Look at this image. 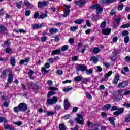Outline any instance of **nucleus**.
Wrapping results in <instances>:
<instances>
[{"instance_id": "nucleus-38", "label": "nucleus", "mask_w": 130, "mask_h": 130, "mask_svg": "<svg viewBox=\"0 0 130 130\" xmlns=\"http://www.w3.org/2000/svg\"><path fill=\"white\" fill-rule=\"evenodd\" d=\"M22 4H23V1H20L16 4L17 9H21Z\"/></svg>"}, {"instance_id": "nucleus-48", "label": "nucleus", "mask_w": 130, "mask_h": 130, "mask_svg": "<svg viewBox=\"0 0 130 130\" xmlns=\"http://www.w3.org/2000/svg\"><path fill=\"white\" fill-rule=\"evenodd\" d=\"M100 27L102 29H103V28H105V27H106V22L103 21V22H102L101 24Z\"/></svg>"}, {"instance_id": "nucleus-51", "label": "nucleus", "mask_w": 130, "mask_h": 130, "mask_svg": "<svg viewBox=\"0 0 130 130\" xmlns=\"http://www.w3.org/2000/svg\"><path fill=\"white\" fill-rule=\"evenodd\" d=\"M54 112L51 111H47V116H51L54 114Z\"/></svg>"}, {"instance_id": "nucleus-17", "label": "nucleus", "mask_w": 130, "mask_h": 130, "mask_svg": "<svg viewBox=\"0 0 130 130\" xmlns=\"http://www.w3.org/2000/svg\"><path fill=\"white\" fill-rule=\"evenodd\" d=\"M118 81H119V74H116L115 78L113 80V84L114 85H117Z\"/></svg>"}, {"instance_id": "nucleus-49", "label": "nucleus", "mask_w": 130, "mask_h": 130, "mask_svg": "<svg viewBox=\"0 0 130 130\" xmlns=\"http://www.w3.org/2000/svg\"><path fill=\"white\" fill-rule=\"evenodd\" d=\"M123 92V90H119L117 91V93H116V95L117 96H118L119 97H120V96H121V94H122V93Z\"/></svg>"}, {"instance_id": "nucleus-42", "label": "nucleus", "mask_w": 130, "mask_h": 130, "mask_svg": "<svg viewBox=\"0 0 130 130\" xmlns=\"http://www.w3.org/2000/svg\"><path fill=\"white\" fill-rule=\"evenodd\" d=\"M78 25L75 26H72L71 27L70 30L72 32H75L76 30H78Z\"/></svg>"}, {"instance_id": "nucleus-30", "label": "nucleus", "mask_w": 130, "mask_h": 130, "mask_svg": "<svg viewBox=\"0 0 130 130\" xmlns=\"http://www.w3.org/2000/svg\"><path fill=\"white\" fill-rule=\"evenodd\" d=\"M4 128H5V129L7 130H15V129H14V127H12V126L10 125H5Z\"/></svg>"}, {"instance_id": "nucleus-62", "label": "nucleus", "mask_w": 130, "mask_h": 130, "mask_svg": "<svg viewBox=\"0 0 130 130\" xmlns=\"http://www.w3.org/2000/svg\"><path fill=\"white\" fill-rule=\"evenodd\" d=\"M46 39H47V38L45 36H44L41 38V41L42 42H45V41H46Z\"/></svg>"}, {"instance_id": "nucleus-60", "label": "nucleus", "mask_w": 130, "mask_h": 130, "mask_svg": "<svg viewBox=\"0 0 130 130\" xmlns=\"http://www.w3.org/2000/svg\"><path fill=\"white\" fill-rule=\"evenodd\" d=\"M24 5H25V6H26V7H30V6H31V3H30L29 2L25 1Z\"/></svg>"}, {"instance_id": "nucleus-22", "label": "nucleus", "mask_w": 130, "mask_h": 130, "mask_svg": "<svg viewBox=\"0 0 130 130\" xmlns=\"http://www.w3.org/2000/svg\"><path fill=\"white\" fill-rule=\"evenodd\" d=\"M49 31L51 34H54V33H57L58 32V30L55 28H50L49 29Z\"/></svg>"}, {"instance_id": "nucleus-15", "label": "nucleus", "mask_w": 130, "mask_h": 130, "mask_svg": "<svg viewBox=\"0 0 130 130\" xmlns=\"http://www.w3.org/2000/svg\"><path fill=\"white\" fill-rule=\"evenodd\" d=\"M102 32L104 35H109L111 33V29L110 28H105L102 29Z\"/></svg>"}, {"instance_id": "nucleus-11", "label": "nucleus", "mask_w": 130, "mask_h": 130, "mask_svg": "<svg viewBox=\"0 0 130 130\" xmlns=\"http://www.w3.org/2000/svg\"><path fill=\"white\" fill-rule=\"evenodd\" d=\"M42 27H43V23H38L32 25L33 30H36V29H41Z\"/></svg>"}, {"instance_id": "nucleus-6", "label": "nucleus", "mask_w": 130, "mask_h": 130, "mask_svg": "<svg viewBox=\"0 0 130 130\" xmlns=\"http://www.w3.org/2000/svg\"><path fill=\"white\" fill-rule=\"evenodd\" d=\"M124 112V108H119L117 111L114 112L113 114L114 115H116V116H119V115H120V114H122Z\"/></svg>"}, {"instance_id": "nucleus-14", "label": "nucleus", "mask_w": 130, "mask_h": 130, "mask_svg": "<svg viewBox=\"0 0 130 130\" xmlns=\"http://www.w3.org/2000/svg\"><path fill=\"white\" fill-rule=\"evenodd\" d=\"M64 106L65 110H68V109L71 107V104H70L69 101H68V99H67L64 101Z\"/></svg>"}, {"instance_id": "nucleus-25", "label": "nucleus", "mask_w": 130, "mask_h": 130, "mask_svg": "<svg viewBox=\"0 0 130 130\" xmlns=\"http://www.w3.org/2000/svg\"><path fill=\"white\" fill-rule=\"evenodd\" d=\"M2 45L3 47H9L11 45V42L8 41H5L4 44Z\"/></svg>"}, {"instance_id": "nucleus-27", "label": "nucleus", "mask_w": 130, "mask_h": 130, "mask_svg": "<svg viewBox=\"0 0 130 130\" xmlns=\"http://www.w3.org/2000/svg\"><path fill=\"white\" fill-rule=\"evenodd\" d=\"M109 120L111 124H112V125H113V126H114L115 125V124L114 123V120H115V118L114 117H110L109 118Z\"/></svg>"}, {"instance_id": "nucleus-50", "label": "nucleus", "mask_w": 130, "mask_h": 130, "mask_svg": "<svg viewBox=\"0 0 130 130\" xmlns=\"http://www.w3.org/2000/svg\"><path fill=\"white\" fill-rule=\"evenodd\" d=\"M41 70H42V73H44V74H46L47 73H49V71L45 69V67H42Z\"/></svg>"}, {"instance_id": "nucleus-54", "label": "nucleus", "mask_w": 130, "mask_h": 130, "mask_svg": "<svg viewBox=\"0 0 130 130\" xmlns=\"http://www.w3.org/2000/svg\"><path fill=\"white\" fill-rule=\"evenodd\" d=\"M118 53V51L116 50H114V51L112 53V55L114 56H116L117 57V54Z\"/></svg>"}, {"instance_id": "nucleus-61", "label": "nucleus", "mask_w": 130, "mask_h": 130, "mask_svg": "<svg viewBox=\"0 0 130 130\" xmlns=\"http://www.w3.org/2000/svg\"><path fill=\"white\" fill-rule=\"evenodd\" d=\"M116 56H114V55H112L110 56V59H111V60L112 61H114V60H115V59H116Z\"/></svg>"}, {"instance_id": "nucleus-31", "label": "nucleus", "mask_w": 130, "mask_h": 130, "mask_svg": "<svg viewBox=\"0 0 130 130\" xmlns=\"http://www.w3.org/2000/svg\"><path fill=\"white\" fill-rule=\"evenodd\" d=\"M128 34H129V32L127 30H123L121 33V35L123 36L124 37H126V36H128Z\"/></svg>"}, {"instance_id": "nucleus-36", "label": "nucleus", "mask_w": 130, "mask_h": 130, "mask_svg": "<svg viewBox=\"0 0 130 130\" xmlns=\"http://www.w3.org/2000/svg\"><path fill=\"white\" fill-rule=\"evenodd\" d=\"M111 75H112V71H109L107 74L104 75L105 79H108V78H109V76H111Z\"/></svg>"}, {"instance_id": "nucleus-52", "label": "nucleus", "mask_w": 130, "mask_h": 130, "mask_svg": "<svg viewBox=\"0 0 130 130\" xmlns=\"http://www.w3.org/2000/svg\"><path fill=\"white\" fill-rule=\"evenodd\" d=\"M100 4H109V1L108 0H100Z\"/></svg>"}, {"instance_id": "nucleus-13", "label": "nucleus", "mask_w": 130, "mask_h": 130, "mask_svg": "<svg viewBox=\"0 0 130 130\" xmlns=\"http://www.w3.org/2000/svg\"><path fill=\"white\" fill-rule=\"evenodd\" d=\"M75 4H76V5H77V6H79V7H83V6L86 4V1L84 0H78L77 1H75Z\"/></svg>"}, {"instance_id": "nucleus-63", "label": "nucleus", "mask_w": 130, "mask_h": 130, "mask_svg": "<svg viewBox=\"0 0 130 130\" xmlns=\"http://www.w3.org/2000/svg\"><path fill=\"white\" fill-rule=\"evenodd\" d=\"M56 73L57 74V75H59V76H61V75H62V70H57L56 72Z\"/></svg>"}, {"instance_id": "nucleus-12", "label": "nucleus", "mask_w": 130, "mask_h": 130, "mask_svg": "<svg viewBox=\"0 0 130 130\" xmlns=\"http://www.w3.org/2000/svg\"><path fill=\"white\" fill-rule=\"evenodd\" d=\"M13 79H14V75H13V74L10 73L7 78V82L9 84H12L13 83Z\"/></svg>"}, {"instance_id": "nucleus-45", "label": "nucleus", "mask_w": 130, "mask_h": 130, "mask_svg": "<svg viewBox=\"0 0 130 130\" xmlns=\"http://www.w3.org/2000/svg\"><path fill=\"white\" fill-rule=\"evenodd\" d=\"M7 122V119L4 117H0V123L4 122V123Z\"/></svg>"}, {"instance_id": "nucleus-16", "label": "nucleus", "mask_w": 130, "mask_h": 130, "mask_svg": "<svg viewBox=\"0 0 130 130\" xmlns=\"http://www.w3.org/2000/svg\"><path fill=\"white\" fill-rule=\"evenodd\" d=\"M9 61L12 67H15L16 66V58L15 56H11L9 59Z\"/></svg>"}, {"instance_id": "nucleus-43", "label": "nucleus", "mask_w": 130, "mask_h": 130, "mask_svg": "<svg viewBox=\"0 0 130 130\" xmlns=\"http://www.w3.org/2000/svg\"><path fill=\"white\" fill-rule=\"evenodd\" d=\"M100 52V49H99V48H94L93 49V53H99V52Z\"/></svg>"}, {"instance_id": "nucleus-35", "label": "nucleus", "mask_w": 130, "mask_h": 130, "mask_svg": "<svg viewBox=\"0 0 130 130\" xmlns=\"http://www.w3.org/2000/svg\"><path fill=\"white\" fill-rule=\"evenodd\" d=\"M124 42L125 44H127L129 42V36L124 37Z\"/></svg>"}, {"instance_id": "nucleus-18", "label": "nucleus", "mask_w": 130, "mask_h": 130, "mask_svg": "<svg viewBox=\"0 0 130 130\" xmlns=\"http://www.w3.org/2000/svg\"><path fill=\"white\" fill-rule=\"evenodd\" d=\"M124 121L125 122H130V111H129V114L124 117Z\"/></svg>"}, {"instance_id": "nucleus-3", "label": "nucleus", "mask_w": 130, "mask_h": 130, "mask_svg": "<svg viewBox=\"0 0 130 130\" xmlns=\"http://www.w3.org/2000/svg\"><path fill=\"white\" fill-rule=\"evenodd\" d=\"M49 90H51L50 91H49L47 94V98H49L51 97V96H53V95H55V92L53 91H57L58 90V88L54 87H49Z\"/></svg>"}, {"instance_id": "nucleus-41", "label": "nucleus", "mask_w": 130, "mask_h": 130, "mask_svg": "<svg viewBox=\"0 0 130 130\" xmlns=\"http://www.w3.org/2000/svg\"><path fill=\"white\" fill-rule=\"evenodd\" d=\"M60 130H66V126L63 123H61L59 126Z\"/></svg>"}, {"instance_id": "nucleus-57", "label": "nucleus", "mask_w": 130, "mask_h": 130, "mask_svg": "<svg viewBox=\"0 0 130 130\" xmlns=\"http://www.w3.org/2000/svg\"><path fill=\"white\" fill-rule=\"evenodd\" d=\"M86 96L88 99H92V95L89 92L86 93Z\"/></svg>"}, {"instance_id": "nucleus-20", "label": "nucleus", "mask_w": 130, "mask_h": 130, "mask_svg": "<svg viewBox=\"0 0 130 130\" xmlns=\"http://www.w3.org/2000/svg\"><path fill=\"white\" fill-rule=\"evenodd\" d=\"M29 85L31 89H38L39 88V86L36 83L30 82Z\"/></svg>"}, {"instance_id": "nucleus-7", "label": "nucleus", "mask_w": 130, "mask_h": 130, "mask_svg": "<svg viewBox=\"0 0 130 130\" xmlns=\"http://www.w3.org/2000/svg\"><path fill=\"white\" fill-rule=\"evenodd\" d=\"M121 18L116 19L115 21L113 22V27L114 29H116L117 27L119 25V22H120Z\"/></svg>"}, {"instance_id": "nucleus-64", "label": "nucleus", "mask_w": 130, "mask_h": 130, "mask_svg": "<svg viewBox=\"0 0 130 130\" xmlns=\"http://www.w3.org/2000/svg\"><path fill=\"white\" fill-rule=\"evenodd\" d=\"M122 9H123V5H119L118 6V11H122Z\"/></svg>"}, {"instance_id": "nucleus-28", "label": "nucleus", "mask_w": 130, "mask_h": 130, "mask_svg": "<svg viewBox=\"0 0 130 130\" xmlns=\"http://www.w3.org/2000/svg\"><path fill=\"white\" fill-rule=\"evenodd\" d=\"M83 22H84L83 19H77L74 21L75 24H78V25H81Z\"/></svg>"}, {"instance_id": "nucleus-19", "label": "nucleus", "mask_w": 130, "mask_h": 130, "mask_svg": "<svg viewBox=\"0 0 130 130\" xmlns=\"http://www.w3.org/2000/svg\"><path fill=\"white\" fill-rule=\"evenodd\" d=\"M60 53H61V51L60 50V49H57L53 51L51 54L52 55H57V54H60Z\"/></svg>"}, {"instance_id": "nucleus-33", "label": "nucleus", "mask_w": 130, "mask_h": 130, "mask_svg": "<svg viewBox=\"0 0 130 130\" xmlns=\"http://www.w3.org/2000/svg\"><path fill=\"white\" fill-rule=\"evenodd\" d=\"M73 90V87H71L70 88L68 87H65L62 89V91L63 92H70V91H72Z\"/></svg>"}, {"instance_id": "nucleus-58", "label": "nucleus", "mask_w": 130, "mask_h": 130, "mask_svg": "<svg viewBox=\"0 0 130 130\" xmlns=\"http://www.w3.org/2000/svg\"><path fill=\"white\" fill-rule=\"evenodd\" d=\"M25 15L28 17L30 16V14H31V11L30 10H27L25 12Z\"/></svg>"}, {"instance_id": "nucleus-46", "label": "nucleus", "mask_w": 130, "mask_h": 130, "mask_svg": "<svg viewBox=\"0 0 130 130\" xmlns=\"http://www.w3.org/2000/svg\"><path fill=\"white\" fill-rule=\"evenodd\" d=\"M64 7H65V11L70 12V9H71V6L64 4Z\"/></svg>"}, {"instance_id": "nucleus-53", "label": "nucleus", "mask_w": 130, "mask_h": 130, "mask_svg": "<svg viewBox=\"0 0 130 130\" xmlns=\"http://www.w3.org/2000/svg\"><path fill=\"white\" fill-rule=\"evenodd\" d=\"M123 106H124V107H126V108H129L130 103H125L123 104Z\"/></svg>"}, {"instance_id": "nucleus-21", "label": "nucleus", "mask_w": 130, "mask_h": 130, "mask_svg": "<svg viewBox=\"0 0 130 130\" xmlns=\"http://www.w3.org/2000/svg\"><path fill=\"white\" fill-rule=\"evenodd\" d=\"M103 12V8L100 6V5L96 8V13L97 15H100V14H102Z\"/></svg>"}, {"instance_id": "nucleus-9", "label": "nucleus", "mask_w": 130, "mask_h": 130, "mask_svg": "<svg viewBox=\"0 0 130 130\" xmlns=\"http://www.w3.org/2000/svg\"><path fill=\"white\" fill-rule=\"evenodd\" d=\"M48 4V1H44L43 2H39L38 4V6L39 8H42L43 7H46V5Z\"/></svg>"}, {"instance_id": "nucleus-10", "label": "nucleus", "mask_w": 130, "mask_h": 130, "mask_svg": "<svg viewBox=\"0 0 130 130\" xmlns=\"http://www.w3.org/2000/svg\"><path fill=\"white\" fill-rule=\"evenodd\" d=\"M77 70L80 72H85V71H87V67L84 64H80Z\"/></svg>"}, {"instance_id": "nucleus-44", "label": "nucleus", "mask_w": 130, "mask_h": 130, "mask_svg": "<svg viewBox=\"0 0 130 130\" xmlns=\"http://www.w3.org/2000/svg\"><path fill=\"white\" fill-rule=\"evenodd\" d=\"M74 80L75 82H80V81H82V77L80 76H76L74 78Z\"/></svg>"}, {"instance_id": "nucleus-8", "label": "nucleus", "mask_w": 130, "mask_h": 130, "mask_svg": "<svg viewBox=\"0 0 130 130\" xmlns=\"http://www.w3.org/2000/svg\"><path fill=\"white\" fill-rule=\"evenodd\" d=\"M8 73H9V70L6 69L3 70L0 75V77L5 80V79H6L8 76Z\"/></svg>"}, {"instance_id": "nucleus-34", "label": "nucleus", "mask_w": 130, "mask_h": 130, "mask_svg": "<svg viewBox=\"0 0 130 130\" xmlns=\"http://www.w3.org/2000/svg\"><path fill=\"white\" fill-rule=\"evenodd\" d=\"M111 107V105L110 104H107L104 106V110H109Z\"/></svg>"}, {"instance_id": "nucleus-59", "label": "nucleus", "mask_w": 130, "mask_h": 130, "mask_svg": "<svg viewBox=\"0 0 130 130\" xmlns=\"http://www.w3.org/2000/svg\"><path fill=\"white\" fill-rule=\"evenodd\" d=\"M47 84H48V86L51 87V86H52V85H53V82L51 80H48L47 81Z\"/></svg>"}, {"instance_id": "nucleus-1", "label": "nucleus", "mask_w": 130, "mask_h": 130, "mask_svg": "<svg viewBox=\"0 0 130 130\" xmlns=\"http://www.w3.org/2000/svg\"><path fill=\"white\" fill-rule=\"evenodd\" d=\"M27 109H28V106L25 103H20L18 106L14 107L13 110L16 113L18 112H26Z\"/></svg>"}, {"instance_id": "nucleus-23", "label": "nucleus", "mask_w": 130, "mask_h": 130, "mask_svg": "<svg viewBox=\"0 0 130 130\" xmlns=\"http://www.w3.org/2000/svg\"><path fill=\"white\" fill-rule=\"evenodd\" d=\"M30 61V58L28 57L27 58H25L24 60V59H21L20 61L19 64L20 65H23L25 62H29Z\"/></svg>"}, {"instance_id": "nucleus-32", "label": "nucleus", "mask_w": 130, "mask_h": 130, "mask_svg": "<svg viewBox=\"0 0 130 130\" xmlns=\"http://www.w3.org/2000/svg\"><path fill=\"white\" fill-rule=\"evenodd\" d=\"M100 6V5L98 4H94V5H92L90 6V9H92V10H96Z\"/></svg>"}, {"instance_id": "nucleus-55", "label": "nucleus", "mask_w": 130, "mask_h": 130, "mask_svg": "<svg viewBox=\"0 0 130 130\" xmlns=\"http://www.w3.org/2000/svg\"><path fill=\"white\" fill-rule=\"evenodd\" d=\"M14 124H15L16 125H18V126H21L22 125V122H13Z\"/></svg>"}, {"instance_id": "nucleus-56", "label": "nucleus", "mask_w": 130, "mask_h": 130, "mask_svg": "<svg viewBox=\"0 0 130 130\" xmlns=\"http://www.w3.org/2000/svg\"><path fill=\"white\" fill-rule=\"evenodd\" d=\"M72 61H76L79 59V57L77 56H75L72 57Z\"/></svg>"}, {"instance_id": "nucleus-37", "label": "nucleus", "mask_w": 130, "mask_h": 130, "mask_svg": "<svg viewBox=\"0 0 130 130\" xmlns=\"http://www.w3.org/2000/svg\"><path fill=\"white\" fill-rule=\"evenodd\" d=\"M86 75H91L93 74V69L92 68H90L89 70H85Z\"/></svg>"}, {"instance_id": "nucleus-24", "label": "nucleus", "mask_w": 130, "mask_h": 130, "mask_svg": "<svg viewBox=\"0 0 130 130\" xmlns=\"http://www.w3.org/2000/svg\"><path fill=\"white\" fill-rule=\"evenodd\" d=\"M90 60H92L93 63H97L98 62V58L94 56H92Z\"/></svg>"}, {"instance_id": "nucleus-26", "label": "nucleus", "mask_w": 130, "mask_h": 130, "mask_svg": "<svg viewBox=\"0 0 130 130\" xmlns=\"http://www.w3.org/2000/svg\"><path fill=\"white\" fill-rule=\"evenodd\" d=\"M5 31H7V28L3 25H0V33H4Z\"/></svg>"}, {"instance_id": "nucleus-39", "label": "nucleus", "mask_w": 130, "mask_h": 130, "mask_svg": "<svg viewBox=\"0 0 130 130\" xmlns=\"http://www.w3.org/2000/svg\"><path fill=\"white\" fill-rule=\"evenodd\" d=\"M129 27H130L129 23H126L125 24H123L121 26V28H122V29H124L125 28H129Z\"/></svg>"}, {"instance_id": "nucleus-2", "label": "nucleus", "mask_w": 130, "mask_h": 130, "mask_svg": "<svg viewBox=\"0 0 130 130\" xmlns=\"http://www.w3.org/2000/svg\"><path fill=\"white\" fill-rule=\"evenodd\" d=\"M58 101V98L57 96H53L51 98L48 99L47 100V103L49 105H53L56 104Z\"/></svg>"}, {"instance_id": "nucleus-47", "label": "nucleus", "mask_w": 130, "mask_h": 130, "mask_svg": "<svg viewBox=\"0 0 130 130\" xmlns=\"http://www.w3.org/2000/svg\"><path fill=\"white\" fill-rule=\"evenodd\" d=\"M55 110H60L61 109V106L60 105H57L54 107Z\"/></svg>"}, {"instance_id": "nucleus-29", "label": "nucleus", "mask_w": 130, "mask_h": 130, "mask_svg": "<svg viewBox=\"0 0 130 130\" xmlns=\"http://www.w3.org/2000/svg\"><path fill=\"white\" fill-rule=\"evenodd\" d=\"M68 49H69V46L65 45L62 46L60 50H61V52L62 51L63 52L64 51H67Z\"/></svg>"}, {"instance_id": "nucleus-5", "label": "nucleus", "mask_w": 130, "mask_h": 130, "mask_svg": "<svg viewBox=\"0 0 130 130\" xmlns=\"http://www.w3.org/2000/svg\"><path fill=\"white\" fill-rule=\"evenodd\" d=\"M127 86H128V82L124 81L118 83V88L123 89V88H125V87H127Z\"/></svg>"}, {"instance_id": "nucleus-40", "label": "nucleus", "mask_w": 130, "mask_h": 130, "mask_svg": "<svg viewBox=\"0 0 130 130\" xmlns=\"http://www.w3.org/2000/svg\"><path fill=\"white\" fill-rule=\"evenodd\" d=\"M114 101H115V102L120 101V98L118 95H116H116L114 96Z\"/></svg>"}, {"instance_id": "nucleus-4", "label": "nucleus", "mask_w": 130, "mask_h": 130, "mask_svg": "<svg viewBox=\"0 0 130 130\" xmlns=\"http://www.w3.org/2000/svg\"><path fill=\"white\" fill-rule=\"evenodd\" d=\"M83 115L77 114V117L75 118V121H77V123L79 124H84V120H83Z\"/></svg>"}]
</instances>
